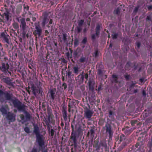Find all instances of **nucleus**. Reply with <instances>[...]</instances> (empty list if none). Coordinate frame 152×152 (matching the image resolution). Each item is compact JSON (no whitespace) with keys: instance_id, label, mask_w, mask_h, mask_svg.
<instances>
[{"instance_id":"1","label":"nucleus","mask_w":152,"mask_h":152,"mask_svg":"<svg viewBox=\"0 0 152 152\" xmlns=\"http://www.w3.org/2000/svg\"><path fill=\"white\" fill-rule=\"evenodd\" d=\"M34 126L33 132L35 134L36 137V142L38 143L39 145L38 150L34 146L31 152H39L40 151H42L45 149H48L45 148V142L43 139V136L39 133V128L37 124H35L32 123Z\"/></svg>"},{"instance_id":"2","label":"nucleus","mask_w":152,"mask_h":152,"mask_svg":"<svg viewBox=\"0 0 152 152\" xmlns=\"http://www.w3.org/2000/svg\"><path fill=\"white\" fill-rule=\"evenodd\" d=\"M20 21L21 36L23 38H25L26 37V33L27 31L28 26H27L25 18H22L20 19Z\"/></svg>"},{"instance_id":"3","label":"nucleus","mask_w":152,"mask_h":152,"mask_svg":"<svg viewBox=\"0 0 152 152\" xmlns=\"http://www.w3.org/2000/svg\"><path fill=\"white\" fill-rule=\"evenodd\" d=\"M111 123V122L107 121L106 122L104 126L103 127V129L105 131L106 134L108 135L109 140H112V137L114 133Z\"/></svg>"},{"instance_id":"4","label":"nucleus","mask_w":152,"mask_h":152,"mask_svg":"<svg viewBox=\"0 0 152 152\" xmlns=\"http://www.w3.org/2000/svg\"><path fill=\"white\" fill-rule=\"evenodd\" d=\"M20 116L21 119L20 122H21L22 124L30 121L32 119L31 115L27 111L20 114Z\"/></svg>"},{"instance_id":"5","label":"nucleus","mask_w":152,"mask_h":152,"mask_svg":"<svg viewBox=\"0 0 152 152\" xmlns=\"http://www.w3.org/2000/svg\"><path fill=\"white\" fill-rule=\"evenodd\" d=\"M77 134L75 132H72L70 137V142H72L71 146H73L74 148L77 147Z\"/></svg>"},{"instance_id":"6","label":"nucleus","mask_w":152,"mask_h":152,"mask_svg":"<svg viewBox=\"0 0 152 152\" xmlns=\"http://www.w3.org/2000/svg\"><path fill=\"white\" fill-rule=\"evenodd\" d=\"M88 106L89 108L87 107H85L84 108V115L86 118L88 119V120H89L91 118V117L93 114V112L92 110H90V105L88 104Z\"/></svg>"},{"instance_id":"7","label":"nucleus","mask_w":152,"mask_h":152,"mask_svg":"<svg viewBox=\"0 0 152 152\" xmlns=\"http://www.w3.org/2000/svg\"><path fill=\"white\" fill-rule=\"evenodd\" d=\"M83 56V54L81 49L79 48H77L74 50L73 53V56L75 59H77L80 57Z\"/></svg>"},{"instance_id":"8","label":"nucleus","mask_w":152,"mask_h":152,"mask_svg":"<svg viewBox=\"0 0 152 152\" xmlns=\"http://www.w3.org/2000/svg\"><path fill=\"white\" fill-rule=\"evenodd\" d=\"M95 84L94 80L92 78H89L87 84L89 86V89L90 90L93 92L94 91V86Z\"/></svg>"},{"instance_id":"9","label":"nucleus","mask_w":152,"mask_h":152,"mask_svg":"<svg viewBox=\"0 0 152 152\" xmlns=\"http://www.w3.org/2000/svg\"><path fill=\"white\" fill-rule=\"evenodd\" d=\"M75 127L77 128L79 133H81L83 132L86 126L82 122H79L76 125Z\"/></svg>"},{"instance_id":"10","label":"nucleus","mask_w":152,"mask_h":152,"mask_svg":"<svg viewBox=\"0 0 152 152\" xmlns=\"http://www.w3.org/2000/svg\"><path fill=\"white\" fill-rule=\"evenodd\" d=\"M100 26L99 24L96 25L95 28V34H92L91 35V39L93 40H95L96 39V36L97 38L99 37V35L100 34Z\"/></svg>"},{"instance_id":"11","label":"nucleus","mask_w":152,"mask_h":152,"mask_svg":"<svg viewBox=\"0 0 152 152\" xmlns=\"http://www.w3.org/2000/svg\"><path fill=\"white\" fill-rule=\"evenodd\" d=\"M62 114L63 116L64 120L65 121H66L67 119V108L66 106L65 102H64L62 104Z\"/></svg>"},{"instance_id":"12","label":"nucleus","mask_w":152,"mask_h":152,"mask_svg":"<svg viewBox=\"0 0 152 152\" xmlns=\"http://www.w3.org/2000/svg\"><path fill=\"white\" fill-rule=\"evenodd\" d=\"M35 30L33 32L35 36L38 35V37H40L42 34V30L41 27L39 26H36Z\"/></svg>"},{"instance_id":"13","label":"nucleus","mask_w":152,"mask_h":152,"mask_svg":"<svg viewBox=\"0 0 152 152\" xmlns=\"http://www.w3.org/2000/svg\"><path fill=\"white\" fill-rule=\"evenodd\" d=\"M6 118L10 121L13 122L15 120V115L13 113L8 112L7 114Z\"/></svg>"},{"instance_id":"14","label":"nucleus","mask_w":152,"mask_h":152,"mask_svg":"<svg viewBox=\"0 0 152 152\" xmlns=\"http://www.w3.org/2000/svg\"><path fill=\"white\" fill-rule=\"evenodd\" d=\"M9 68V66L8 64H5L2 63L1 64V66L0 67V69L2 71L4 72L8 71Z\"/></svg>"},{"instance_id":"15","label":"nucleus","mask_w":152,"mask_h":152,"mask_svg":"<svg viewBox=\"0 0 152 152\" xmlns=\"http://www.w3.org/2000/svg\"><path fill=\"white\" fill-rule=\"evenodd\" d=\"M100 148L102 147L104 148L105 151L106 152H109V148L107 147V143L106 141H102L100 142L99 143Z\"/></svg>"},{"instance_id":"16","label":"nucleus","mask_w":152,"mask_h":152,"mask_svg":"<svg viewBox=\"0 0 152 152\" xmlns=\"http://www.w3.org/2000/svg\"><path fill=\"white\" fill-rule=\"evenodd\" d=\"M1 37L4 39V40L8 44L9 43V36L6 33H1Z\"/></svg>"},{"instance_id":"17","label":"nucleus","mask_w":152,"mask_h":152,"mask_svg":"<svg viewBox=\"0 0 152 152\" xmlns=\"http://www.w3.org/2000/svg\"><path fill=\"white\" fill-rule=\"evenodd\" d=\"M99 66L97 69V74L100 76H102L103 74V67L102 65L99 64L98 65Z\"/></svg>"},{"instance_id":"18","label":"nucleus","mask_w":152,"mask_h":152,"mask_svg":"<svg viewBox=\"0 0 152 152\" xmlns=\"http://www.w3.org/2000/svg\"><path fill=\"white\" fill-rule=\"evenodd\" d=\"M84 79V76L79 75L76 78V81L78 82L79 84H80L82 83L83 82Z\"/></svg>"},{"instance_id":"19","label":"nucleus","mask_w":152,"mask_h":152,"mask_svg":"<svg viewBox=\"0 0 152 152\" xmlns=\"http://www.w3.org/2000/svg\"><path fill=\"white\" fill-rule=\"evenodd\" d=\"M122 130L124 131L125 134L127 135L129 134L132 132V128H130L128 126L123 128Z\"/></svg>"},{"instance_id":"20","label":"nucleus","mask_w":152,"mask_h":152,"mask_svg":"<svg viewBox=\"0 0 152 152\" xmlns=\"http://www.w3.org/2000/svg\"><path fill=\"white\" fill-rule=\"evenodd\" d=\"M72 70L68 69L66 71V78H73L74 75L72 73Z\"/></svg>"},{"instance_id":"21","label":"nucleus","mask_w":152,"mask_h":152,"mask_svg":"<svg viewBox=\"0 0 152 152\" xmlns=\"http://www.w3.org/2000/svg\"><path fill=\"white\" fill-rule=\"evenodd\" d=\"M76 102L77 103H78V101L73 99L71 101L69 102V104L68 105V107H70V108L73 107L74 106H75Z\"/></svg>"},{"instance_id":"22","label":"nucleus","mask_w":152,"mask_h":152,"mask_svg":"<svg viewBox=\"0 0 152 152\" xmlns=\"http://www.w3.org/2000/svg\"><path fill=\"white\" fill-rule=\"evenodd\" d=\"M26 106L22 104L21 102H20V114L27 111L25 109Z\"/></svg>"},{"instance_id":"23","label":"nucleus","mask_w":152,"mask_h":152,"mask_svg":"<svg viewBox=\"0 0 152 152\" xmlns=\"http://www.w3.org/2000/svg\"><path fill=\"white\" fill-rule=\"evenodd\" d=\"M7 106L4 107L2 106L1 108L0 109V111L2 113L3 115H6L7 114Z\"/></svg>"},{"instance_id":"24","label":"nucleus","mask_w":152,"mask_h":152,"mask_svg":"<svg viewBox=\"0 0 152 152\" xmlns=\"http://www.w3.org/2000/svg\"><path fill=\"white\" fill-rule=\"evenodd\" d=\"M10 102L12 103L15 107L19 110V103L17 101L12 99L10 101Z\"/></svg>"},{"instance_id":"25","label":"nucleus","mask_w":152,"mask_h":152,"mask_svg":"<svg viewBox=\"0 0 152 152\" xmlns=\"http://www.w3.org/2000/svg\"><path fill=\"white\" fill-rule=\"evenodd\" d=\"M49 19L48 18L47 16L46 15H44L42 22V26L44 27L45 25L48 23L49 21Z\"/></svg>"},{"instance_id":"26","label":"nucleus","mask_w":152,"mask_h":152,"mask_svg":"<svg viewBox=\"0 0 152 152\" xmlns=\"http://www.w3.org/2000/svg\"><path fill=\"white\" fill-rule=\"evenodd\" d=\"M5 92H4L1 90H0V101L3 102L5 100Z\"/></svg>"},{"instance_id":"27","label":"nucleus","mask_w":152,"mask_h":152,"mask_svg":"<svg viewBox=\"0 0 152 152\" xmlns=\"http://www.w3.org/2000/svg\"><path fill=\"white\" fill-rule=\"evenodd\" d=\"M138 69V72H140L142 69V67L138 64H134L133 67V70L135 71Z\"/></svg>"},{"instance_id":"28","label":"nucleus","mask_w":152,"mask_h":152,"mask_svg":"<svg viewBox=\"0 0 152 152\" xmlns=\"http://www.w3.org/2000/svg\"><path fill=\"white\" fill-rule=\"evenodd\" d=\"M95 132L93 129H91L90 131H89L87 133V137L90 136L91 137L93 138L94 137V135Z\"/></svg>"},{"instance_id":"29","label":"nucleus","mask_w":152,"mask_h":152,"mask_svg":"<svg viewBox=\"0 0 152 152\" xmlns=\"http://www.w3.org/2000/svg\"><path fill=\"white\" fill-rule=\"evenodd\" d=\"M56 89H52L50 90L49 93L50 94L51 99L53 100H54L55 98V94Z\"/></svg>"},{"instance_id":"30","label":"nucleus","mask_w":152,"mask_h":152,"mask_svg":"<svg viewBox=\"0 0 152 152\" xmlns=\"http://www.w3.org/2000/svg\"><path fill=\"white\" fill-rule=\"evenodd\" d=\"M31 89L32 91L33 94L35 96H36V91L37 89H36V87L34 85V84H31Z\"/></svg>"},{"instance_id":"31","label":"nucleus","mask_w":152,"mask_h":152,"mask_svg":"<svg viewBox=\"0 0 152 152\" xmlns=\"http://www.w3.org/2000/svg\"><path fill=\"white\" fill-rule=\"evenodd\" d=\"M118 77L117 75H112V79L111 80L112 83H118Z\"/></svg>"},{"instance_id":"32","label":"nucleus","mask_w":152,"mask_h":152,"mask_svg":"<svg viewBox=\"0 0 152 152\" xmlns=\"http://www.w3.org/2000/svg\"><path fill=\"white\" fill-rule=\"evenodd\" d=\"M118 139L119 140L120 142H121L123 140H125L126 137L124 134H121L120 135H118Z\"/></svg>"},{"instance_id":"33","label":"nucleus","mask_w":152,"mask_h":152,"mask_svg":"<svg viewBox=\"0 0 152 152\" xmlns=\"http://www.w3.org/2000/svg\"><path fill=\"white\" fill-rule=\"evenodd\" d=\"M67 35L66 33H63V35H62V39L64 43H67Z\"/></svg>"},{"instance_id":"34","label":"nucleus","mask_w":152,"mask_h":152,"mask_svg":"<svg viewBox=\"0 0 152 152\" xmlns=\"http://www.w3.org/2000/svg\"><path fill=\"white\" fill-rule=\"evenodd\" d=\"M73 73L77 75L78 73L79 68L78 66H74L73 67Z\"/></svg>"},{"instance_id":"35","label":"nucleus","mask_w":152,"mask_h":152,"mask_svg":"<svg viewBox=\"0 0 152 152\" xmlns=\"http://www.w3.org/2000/svg\"><path fill=\"white\" fill-rule=\"evenodd\" d=\"M82 28L81 27L78 26H77L75 29V32L77 34H79L82 31Z\"/></svg>"},{"instance_id":"36","label":"nucleus","mask_w":152,"mask_h":152,"mask_svg":"<svg viewBox=\"0 0 152 152\" xmlns=\"http://www.w3.org/2000/svg\"><path fill=\"white\" fill-rule=\"evenodd\" d=\"M132 141V139L131 138H128L127 139L125 140V141L123 142V143L126 144V146L127 144H129V143L131 142Z\"/></svg>"},{"instance_id":"37","label":"nucleus","mask_w":152,"mask_h":152,"mask_svg":"<svg viewBox=\"0 0 152 152\" xmlns=\"http://www.w3.org/2000/svg\"><path fill=\"white\" fill-rule=\"evenodd\" d=\"M69 50L70 51V53H69V52L66 53V55L69 58V57L70 58H71L72 57V53H73V50L71 48H69Z\"/></svg>"},{"instance_id":"38","label":"nucleus","mask_w":152,"mask_h":152,"mask_svg":"<svg viewBox=\"0 0 152 152\" xmlns=\"http://www.w3.org/2000/svg\"><path fill=\"white\" fill-rule=\"evenodd\" d=\"M114 113L111 110H110L108 113V116L109 118H114Z\"/></svg>"},{"instance_id":"39","label":"nucleus","mask_w":152,"mask_h":152,"mask_svg":"<svg viewBox=\"0 0 152 152\" xmlns=\"http://www.w3.org/2000/svg\"><path fill=\"white\" fill-rule=\"evenodd\" d=\"M112 33L111 36L112 37L113 39V40L116 39L118 36V34L115 32H113Z\"/></svg>"},{"instance_id":"40","label":"nucleus","mask_w":152,"mask_h":152,"mask_svg":"<svg viewBox=\"0 0 152 152\" xmlns=\"http://www.w3.org/2000/svg\"><path fill=\"white\" fill-rule=\"evenodd\" d=\"M10 17V14L8 12L4 13V18L6 19L7 20H9Z\"/></svg>"},{"instance_id":"41","label":"nucleus","mask_w":152,"mask_h":152,"mask_svg":"<svg viewBox=\"0 0 152 152\" xmlns=\"http://www.w3.org/2000/svg\"><path fill=\"white\" fill-rule=\"evenodd\" d=\"M80 58L79 59V61L80 63H83L86 61V58L83 56H81Z\"/></svg>"},{"instance_id":"42","label":"nucleus","mask_w":152,"mask_h":152,"mask_svg":"<svg viewBox=\"0 0 152 152\" xmlns=\"http://www.w3.org/2000/svg\"><path fill=\"white\" fill-rule=\"evenodd\" d=\"M141 139V138L140 137H139L138 139V141L139 142H140V147L141 148L143 147V145L145 142V141L143 140H142L141 141L140 140H140Z\"/></svg>"},{"instance_id":"43","label":"nucleus","mask_w":152,"mask_h":152,"mask_svg":"<svg viewBox=\"0 0 152 152\" xmlns=\"http://www.w3.org/2000/svg\"><path fill=\"white\" fill-rule=\"evenodd\" d=\"M121 8L118 7L114 11V13L116 15H119L120 13Z\"/></svg>"},{"instance_id":"44","label":"nucleus","mask_w":152,"mask_h":152,"mask_svg":"<svg viewBox=\"0 0 152 152\" xmlns=\"http://www.w3.org/2000/svg\"><path fill=\"white\" fill-rule=\"evenodd\" d=\"M146 21H150L152 22V14L147 16L146 19Z\"/></svg>"},{"instance_id":"45","label":"nucleus","mask_w":152,"mask_h":152,"mask_svg":"<svg viewBox=\"0 0 152 152\" xmlns=\"http://www.w3.org/2000/svg\"><path fill=\"white\" fill-rule=\"evenodd\" d=\"M10 94L6 92H5V100H10Z\"/></svg>"},{"instance_id":"46","label":"nucleus","mask_w":152,"mask_h":152,"mask_svg":"<svg viewBox=\"0 0 152 152\" xmlns=\"http://www.w3.org/2000/svg\"><path fill=\"white\" fill-rule=\"evenodd\" d=\"M20 72L21 73V76L22 77V79L23 80L25 79L26 78V75H25V73H26V71L24 70V71L20 72Z\"/></svg>"},{"instance_id":"47","label":"nucleus","mask_w":152,"mask_h":152,"mask_svg":"<svg viewBox=\"0 0 152 152\" xmlns=\"http://www.w3.org/2000/svg\"><path fill=\"white\" fill-rule=\"evenodd\" d=\"M125 146L126 144L125 143H123L122 144L118 147V150L119 151H121Z\"/></svg>"},{"instance_id":"48","label":"nucleus","mask_w":152,"mask_h":152,"mask_svg":"<svg viewBox=\"0 0 152 152\" xmlns=\"http://www.w3.org/2000/svg\"><path fill=\"white\" fill-rule=\"evenodd\" d=\"M84 22V20H80L78 22V26L81 27L83 24V23Z\"/></svg>"},{"instance_id":"49","label":"nucleus","mask_w":152,"mask_h":152,"mask_svg":"<svg viewBox=\"0 0 152 152\" xmlns=\"http://www.w3.org/2000/svg\"><path fill=\"white\" fill-rule=\"evenodd\" d=\"M79 41L78 39L77 38L75 39L74 43V46L75 47L79 45Z\"/></svg>"},{"instance_id":"50","label":"nucleus","mask_w":152,"mask_h":152,"mask_svg":"<svg viewBox=\"0 0 152 152\" xmlns=\"http://www.w3.org/2000/svg\"><path fill=\"white\" fill-rule=\"evenodd\" d=\"M152 146V139H151V140L149 141L147 144V146L150 149L151 148V147Z\"/></svg>"},{"instance_id":"51","label":"nucleus","mask_w":152,"mask_h":152,"mask_svg":"<svg viewBox=\"0 0 152 152\" xmlns=\"http://www.w3.org/2000/svg\"><path fill=\"white\" fill-rule=\"evenodd\" d=\"M47 113L48 114V117H49L50 118L51 117V115L52 114V110L50 109H47Z\"/></svg>"},{"instance_id":"52","label":"nucleus","mask_w":152,"mask_h":152,"mask_svg":"<svg viewBox=\"0 0 152 152\" xmlns=\"http://www.w3.org/2000/svg\"><path fill=\"white\" fill-rule=\"evenodd\" d=\"M94 147L96 148V151H99L100 149V147L99 144L98 145V142H97L94 145Z\"/></svg>"},{"instance_id":"53","label":"nucleus","mask_w":152,"mask_h":152,"mask_svg":"<svg viewBox=\"0 0 152 152\" xmlns=\"http://www.w3.org/2000/svg\"><path fill=\"white\" fill-rule=\"evenodd\" d=\"M38 93L39 94H41V96H42V92H43V91L42 90V89L41 88H39L38 90L37 89L36 92Z\"/></svg>"},{"instance_id":"54","label":"nucleus","mask_w":152,"mask_h":152,"mask_svg":"<svg viewBox=\"0 0 152 152\" xmlns=\"http://www.w3.org/2000/svg\"><path fill=\"white\" fill-rule=\"evenodd\" d=\"M136 45L137 46V47L136 48L137 50L139 49L141 45L140 42H136Z\"/></svg>"},{"instance_id":"55","label":"nucleus","mask_w":152,"mask_h":152,"mask_svg":"<svg viewBox=\"0 0 152 152\" xmlns=\"http://www.w3.org/2000/svg\"><path fill=\"white\" fill-rule=\"evenodd\" d=\"M105 121L103 119H101L99 122V124L100 126H102Z\"/></svg>"},{"instance_id":"56","label":"nucleus","mask_w":152,"mask_h":152,"mask_svg":"<svg viewBox=\"0 0 152 152\" xmlns=\"http://www.w3.org/2000/svg\"><path fill=\"white\" fill-rule=\"evenodd\" d=\"M87 38L86 37H85L83 39L82 41L81 42L83 44L85 45L86 43L87 42Z\"/></svg>"},{"instance_id":"57","label":"nucleus","mask_w":152,"mask_h":152,"mask_svg":"<svg viewBox=\"0 0 152 152\" xmlns=\"http://www.w3.org/2000/svg\"><path fill=\"white\" fill-rule=\"evenodd\" d=\"M137 122V121L136 120H132L131 121V124L132 126H134Z\"/></svg>"},{"instance_id":"58","label":"nucleus","mask_w":152,"mask_h":152,"mask_svg":"<svg viewBox=\"0 0 152 152\" xmlns=\"http://www.w3.org/2000/svg\"><path fill=\"white\" fill-rule=\"evenodd\" d=\"M24 131L25 132L27 133H29L30 132V129L27 127H25L24 129Z\"/></svg>"},{"instance_id":"59","label":"nucleus","mask_w":152,"mask_h":152,"mask_svg":"<svg viewBox=\"0 0 152 152\" xmlns=\"http://www.w3.org/2000/svg\"><path fill=\"white\" fill-rule=\"evenodd\" d=\"M140 142H139L138 141L136 143V144L135 145V147L137 148L138 149H139L140 148H141L140 147Z\"/></svg>"},{"instance_id":"60","label":"nucleus","mask_w":152,"mask_h":152,"mask_svg":"<svg viewBox=\"0 0 152 152\" xmlns=\"http://www.w3.org/2000/svg\"><path fill=\"white\" fill-rule=\"evenodd\" d=\"M50 118L49 117H48V120L46 121H45V124L47 126L49 125H50Z\"/></svg>"},{"instance_id":"61","label":"nucleus","mask_w":152,"mask_h":152,"mask_svg":"<svg viewBox=\"0 0 152 152\" xmlns=\"http://www.w3.org/2000/svg\"><path fill=\"white\" fill-rule=\"evenodd\" d=\"M13 26L14 28H18V24L17 23H15L13 24Z\"/></svg>"},{"instance_id":"62","label":"nucleus","mask_w":152,"mask_h":152,"mask_svg":"<svg viewBox=\"0 0 152 152\" xmlns=\"http://www.w3.org/2000/svg\"><path fill=\"white\" fill-rule=\"evenodd\" d=\"M28 67L30 69H31L32 67H34V64L33 62H31L28 65Z\"/></svg>"},{"instance_id":"63","label":"nucleus","mask_w":152,"mask_h":152,"mask_svg":"<svg viewBox=\"0 0 152 152\" xmlns=\"http://www.w3.org/2000/svg\"><path fill=\"white\" fill-rule=\"evenodd\" d=\"M5 53H4L2 51V49H1L0 50V56H3L4 55Z\"/></svg>"},{"instance_id":"64","label":"nucleus","mask_w":152,"mask_h":152,"mask_svg":"<svg viewBox=\"0 0 152 152\" xmlns=\"http://www.w3.org/2000/svg\"><path fill=\"white\" fill-rule=\"evenodd\" d=\"M130 67V64L128 63H127L126 65L125 68L127 70Z\"/></svg>"}]
</instances>
